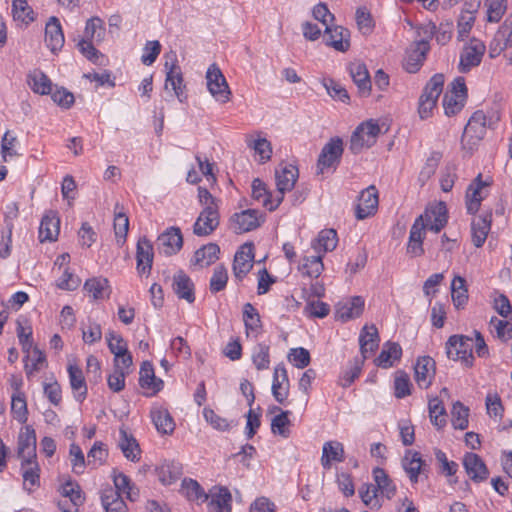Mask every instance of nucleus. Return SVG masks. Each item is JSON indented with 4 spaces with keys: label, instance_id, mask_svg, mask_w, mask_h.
<instances>
[{
    "label": "nucleus",
    "instance_id": "obj_1",
    "mask_svg": "<svg viewBox=\"0 0 512 512\" xmlns=\"http://www.w3.org/2000/svg\"><path fill=\"white\" fill-rule=\"evenodd\" d=\"M501 120V113L497 106L484 110H476L470 116L461 137L464 150L474 151L484 139L487 129H495Z\"/></svg>",
    "mask_w": 512,
    "mask_h": 512
},
{
    "label": "nucleus",
    "instance_id": "obj_2",
    "mask_svg": "<svg viewBox=\"0 0 512 512\" xmlns=\"http://www.w3.org/2000/svg\"><path fill=\"white\" fill-rule=\"evenodd\" d=\"M434 31L435 25L432 23L417 28L419 39H416L407 47L402 61L403 69L406 72L416 73L421 69L430 51L429 41L432 39Z\"/></svg>",
    "mask_w": 512,
    "mask_h": 512
},
{
    "label": "nucleus",
    "instance_id": "obj_3",
    "mask_svg": "<svg viewBox=\"0 0 512 512\" xmlns=\"http://www.w3.org/2000/svg\"><path fill=\"white\" fill-rule=\"evenodd\" d=\"M198 201L202 210L193 225V233L197 236H208L220 223L219 200L206 188L199 187Z\"/></svg>",
    "mask_w": 512,
    "mask_h": 512
},
{
    "label": "nucleus",
    "instance_id": "obj_4",
    "mask_svg": "<svg viewBox=\"0 0 512 512\" xmlns=\"http://www.w3.org/2000/svg\"><path fill=\"white\" fill-rule=\"evenodd\" d=\"M444 75L437 73L433 75L425 85L419 98L418 113L421 119H427L432 116L439 96L443 91Z\"/></svg>",
    "mask_w": 512,
    "mask_h": 512
},
{
    "label": "nucleus",
    "instance_id": "obj_5",
    "mask_svg": "<svg viewBox=\"0 0 512 512\" xmlns=\"http://www.w3.org/2000/svg\"><path fill=\"white\" fill-rule=\"evenodd\" d=\"M473 339L464 335H452L446 342V354L449 359L461 361L466 367L473 366Z\"/></svg>",
    "mask_w": 512,
    "mask_h": 512
},
{
    "label": "nucleus",
    "instance_id": "obj_6",
    "mask_svg": "<svg viewBox=\"0 0 512 512\" xmlns=\"http://www.w3.org/2000/svg\"><path fill=\"white\" fill-rule=\"evenodd\" d=\"M205 78L207 89L215 101L225 104L231 100L232 92L230 87L216 64H211L208 67Z\"/></svg>",
    "mask_w": 512,
    "mask_h": 512
},
{
    "label": "nucleus",
    "instance_id": "obj_7",
    "mask_svg": "<svg viewBox=\"0 0 512 512\" xmlns=\"http://www.w3.org/2000/svg\"><path fill=\"white\" fill-rule=\"evenodd\" d=\"M380 134V127L375 120L361 123L353 132L350 139V150L357 154L364 148H369L376 143Z\"/></svg>",
    "mask_w": 512,
    "mask_h": 512
},
{
    "label": "nucleus",
    "instance_id": "obj_8",
    "mask_svg": "<svg viewBox=\"0 0 512 512\" xmlns=\"http://www.w3.org/2000/svg\"><path fill=\"white\" fill-rule=\"evenodd\" d=\"M486 51V45L477 38L470 39L464 44L460 52L458 69L462 73L469 72L472 68L480 65Z\"/></svg>",
    "mask_w": 512,
    "mask_h": 512
},
{
    "label": "nucleus",
    "instance_id": "obj_9",
    "mask_svg": "<svg viewBox=\"0 0 512 512\" xmlns=\"http://www.w3.org/2000/svg\"><path fill=\"white\" fill-rule=\"evenodd\" d=\"M169 58L170 60H166L164 64L166 73L165 89L167 90L169 86H171L177 99L183 103L187 99L183 74L180 66L177 63L176 56L173 54Z\"/></svg>",
    "mask_w": 512,
    "mask_h": 512
},
{
    "label": "nucleus",
    "instance_id": "obj_10",
    "mask_svg": "<svg viewBox=\"0 0 512 512\" xmlns=\"http://www.w3.org/2000/svg\"><path fill=\"white\" fill-rule=\"evenodd\" d=\"M263 221L262 214L255 209L243 210L230 218V228L236 234H242L256 229Z\"/></svg>",
    "mask_w": 512,
    "mask_h": 512
},
{
    "label": "nucleus",
    "instance_id": "obj_11",
    "mask_svg": "<svg viewBox=\"0 0 512 512\" xmlns=\"http://www.w3.org/2000/svg\"><path fill=\"white\" fill-rule=\"evenodd\" d=\"M489 180H483L482 175L479 174L473 182L468 186L466 192V208L468 213L475 214L481 205L483 199L488 196Z\"/></svg>",
    "mask_w": 512,
    "mask_h": 512
},
{
    "label": "nucleus",
    "instance_id": "obj_12",
    "mask_svg": "<svg viewBox=\"0 0 512 512\" xmlns=\"http://www.w3.org/2000/svg\"><path fill=\"white\" fill-rule=\"evenodd\" d=\"M343 154V141L339 137H334L324 145L318 158V167L321 172L325 168L335 167L339 164Z\"/></svg>",
    "mask_w": 512,
    "mask_h": 512
},
{
    "label": "nucleus",
    "instance_id": "obj_13",
    "mask_svg": "<svg viewBox=\"0 0 512 512\" xmlns=\"http://www.w3.org/2000/svg\"><path fill=\"white\" fill-rule=\"evenodd\" d=\"M183 245L181 231L177 227H171L163 232L157 239L158 251L166 256L177 253Z\"/></svg>",
    "mask_w": 512,
    "mask_h": 512
},
{
    "label": "nucleus",
    "instance_id": "obj_14",
    "mask_svg": "<svg viewBox=\"0 0 512 512\" xmlns=\"http://www.w3.org/2000/svg\"><path fill=\"white\" fill-rule=\"evenodd\" d=\"M289 389L290 382L287 370L283 364H278L274 368L271 387L274 399L280 404H285L289 395Z\"/></svg>",
    "mask_w": 512,
    "mask_h": 512
},
{
    "label": "nucleus",
    "instance_id": "obj_15",
    "mask_svg": "<svg viewBox=\"0 0 512 512\" xmlns=\"http://www.w3.org/2000/svg\"><path fill=\"white\" fill-rule=\"evenodd\" d=\"M154 258V249L152 243L142 237L138 240L136 246L137 271L142 275H149Z\"/></svg>",
    "mask_w": 512,
    "mask_h": 512
},
{
    "label": "nucleus",
    "instance_id": "obj_16",
    "mask_svg": "<svg viewBox=\"0 0 512 512\" xmlns=\"http://www.w3.org/2000/svg\"><path fill=\"white\" fill-rule=\"evenodd\" d=\"M83 501L84 498L78 485L67 482L62 486V499L58 503L62 512H77Z\"/></svg>",
    "mask_w": 512,
    "mask_h": 512
},
{
    "label": "nucleus",
    "instance_id": "obj_17",
    "mask_svg": "<svg viewBox=\"0 0 512 512\" xmlns=\"http://www.w3.org/2000/svg\"><path fill=\"white\" fill-rule=\"evenodd\" d=\"M365 301L360 296H354L341 301L336 306V316L343 322L358 318L364 310Z\"/></svg>",
    "mask_w": 512,
    "mask_h": 512
},
{
    "label": "nucleus",
    "instance_id": "obj_18",
    "mask_svg": "<svg viewBox=\"0 0 512 512\" xmlns=\"http://www.w3.org/2000/svg\"><path fill=\"white\" fill-rule=\"evenodd\" d=\"M65 38L60 21L57 17L49 18L45 27V43L52 53L60 51L64 45Z\"/></svg>",
    "mask_w": 512,
    "mask_h": 512
},
{
    "label": "nucleus",
    "instance_id": "obj_19",
    "mask_svg": "<svg viewBox=\"0 0 512 512\" xmlns=\"http://www.w3.org/2000/svg\"><path fill=\"white\" fill-rule=\"evenodd\" d=\"M298 169L292 164H286L276 170V186L278 195L284 198V194L291 191L298 179Z\"/></svg>",
    "mask_w": 512,
    "mask_h": 512
},
{
    "label": "nucleus",
    "instance_id": "obj_20",
    "mask_svg": "<svg viewBox=\"0 0 512 512\" xmlns=\"http://www.w3.org/2000/svg\"><path fill=\"white\" fill-rule=\"evenodd\" d=\"M378 207V193L374 186H369L362 191L356 209V217L363 220L373 215Z\"/></svg>",
    "mask_w": 512,
    "mask_h": 512
},
{
    "label": "nucleus",
    "instance_id": "obj_21",
    "mask_svg": "<svg viewBox=\"0 0 512 512\" xmlns=\"http://www.w3.org/2000/svg\"><path fill=\"white\" fill-rule=\"evenodd\" d=\"M325 33L328 35L326 45L339 52H346L350 48V32L345 27L327 25Z\"/></svg>",
    "mask_w": 512,
    "mask_h": 512
},
{
    "label": "nucleus",
    "instance_id": "obj_22",
    "mask_svg": "<svg viewBox=\"0 0 512 512\" xmlns=\"http://www.w3.org/2000/svg\"><path fill=\"white\" fill-rule=\"evenodd\" d=\"M252 245H244L236 252L233 262L234 276L242 280L253 267Z\"/></svg>",
    "mask_w": 512,
    "mask_h": 512
},
{
    "label": "nucleus",
    "instance_id": "obj_23",
    "mask_svg": "<svg viewBox=\"0 0 512 512\" xmlns=\"http://www.w3.org/2000/svg\"><path fill=\"white\" fill-rule=\"evenodd\" d=\"M60 232V219L57 212L50 210L42 218L39 227V239L44 241H55Z\"/></svg>",
    "mask_w": 512,
    "mask_h": 512
},
{
    "label": "nucleus",
    "instance_id": "obj_24",
    "mask_svg": "<svg viewBox=\"0 0 512 512\" xmlns=\"http://www.w3.org/2000/svg\"><path fill=\"white\" fill-rule=\"evenodd\" d=\"M418 218L423 219L424 232L430 230L434 233H438L447 223L446 207L440 203L434 209L427 210Z\"/></svg>",
    "mask_w": 512,
    "mask_h": 512
},
{
    "label": "nucleus",
    "instance_id": "obj_25",
    "mask_svg": "<svg viewBox=\"0 0 512 512\" xmlns=\"http://www.w3.org/2000/svg\"><path fill=\"white\" fill-rule=\"evenodd\" d=\"M463 465L471 480L481 482L487 479L489 472L483 460L475 453H467Z\"/></svg>",
    "mask_w": 512,
    "mask_h": 512
},
{
    "label": "nucleus",
    "instance_id": "obj_26",
    "mask_svg": "<svg viewBox=\"0 0 512 512\" xmlns=\"http://www.w3.org/2000/svg\"><path fill=\"white\" fill-rule=\"evenodd\" d=\"M379 334L375 325H365L359 335L360 351L363 359L372 355L379 345Z\"/></svg>",
    "mask_w": 512,
    "mask_h": 512
},
{
    "label": "nucleus",
    "instance_id": "obj_27",
    "mask_svg": "<svg viewBox=\"0 0 512 512\" xmlns=\"http://www.w3.org/2000/svg\"><path fill=\"white\" fill-rule=\"evenodd\" d=\"M435 375V361L424 356L417 360L415 365V380L420 388L427 389Z\"/></svg>",
    "mask_w": 512,
    "mask_h": 512
},
{
    "label": "nucleus",
    "instance_id": "obj_28",
    "mask_svg": "<svg viewBox=\"0 0 512 512\" xmlns=\"http://www.w3.org/2000/svg\"><path fill=\"white\" fill-rule=\"evenodd\" d=\"M425 237L424 224L422 218H416L410 229L409 240L407 244V253L412 257L423 255V240Z\"/></svg>",
    "mask_w": 512,
    "mask_h": 512
},
{
    "label": "nucleus",
    "instance_id": "obj_29",
    "mask_svg": "<svg viewBox=\"0 0 512 512\" xmlns=\"http://www.w3.org/2000/svg\"><path fill=\"white\" fill-rule=\"evenodd\" d=\"M492 213L474 218L471 223L472 243L479 248L485 243L491 229Z\"/></svg>",
    "mask_w": 512,
    "mask_h": 512
},
{
    "label": "nucleus",
    "instance_id": "obj_30",
    "mask_svg": "<svg viewBox=\"0 0 512 512\" xmlns=\"http://www.w3.org/2000/svg\"><path fill=\"white\" fill-rule=\"evenodd\" d=\"M139 384L143 389L149 390V395L153 396L162 390L164 382L155 376L153 365L145 361L140 368Z\"/></svg>",
    "mask_w": 512,
    "mask_h": 512
},
{
    "label": "nucleus",
    "instance_id": "obj_31",
    "mask_svg": "<svg viewBox=\"0 0 512 512\" xmlns=\"http://www.w3.org/2000/svg\"><path fill=\"white\" fill-rule=\"evenodd\" d=\"M150 416L159 433L164 435L173 433L175 422L166 408L159 405L153 406Z\"/></svg>",
    "mask_w": 512,
    "mask_h": 512
},
{
    "label": "nucleus",
    "instance_id": "obj_32",
    "mask_svg": "<svg viewBox=\"0 0 512 512\" xmlns=\"http://www.w3.org/2000/svg\"><path fill=\"white\" fill-rule=\"evenodd\" d=\"M208 495L213 512H231L232 495L226 487H214Z\"/></svg>",
    "mask_w": 512,
    "mask_h": 512
},
{
    "label": "nucleus",
    "instance_id": "obj_33",
    "mask_svg": "<svg viewBox=\"0 0 512 512\" xmlns=\"http://www.w3.org/2000/svg\"><path fill=\"white\" fill-rule=\"evenodd\" d=\"M18 457L21 460L36 458V434L34 429L26 427L18 438Z\"/></svg>",
    "mask_w": 512,
    "mask_h": 512
},
{
    "label": "nucleus",
    "instance_id": "obj_34",
    "mask_svg": "<svg viewBox=\"0 0 512 512\" xmlns=\"http://www.w3.org/2000/svg\"><path fill=\"white\" fill-rule=\"evenodd\" d=\"M344 457V446L339 441H327L323 444L321 465L324 469L328 470L331 468L333 462H343Z\"/></svg>",
    "mask_w": 512,
    "mask_h": 512
},
{
    "label": "nucleus",
    "instance_id": "obj_35",
    "mask_svg": "<svg viewBox=\"0 0 512 512\" xmlns=\"http://www.w3.org/2000/svg\"><path fill=\"white\" fill-rule=\"evenodd\" d=\"M350 75L357 85L362 96H368L371 91V80L366 65L361 62H354L349 67Z\"/></svg>",
    "mask_w": 512,
    "mask_h": 512
},
{
    "label": "nucleus",
    "instance_id": "obj_36",
    "mask_svg": "<svg viewBox=\"0 0 512 512\" xmlns=\"http://www.w3.org/2000/svg\"><path fill=\"white\" fill-rule=\"evenodd\" d=\"M252 197L261 202L269 211L275 210L283 201L282 196L272 198L271 194L266 189V185L260 179H254L252 182Z\"/></svg>",
    "mask_w": 512,
    "mask_h": 512
},
{
    "label": "nucleus",
    "instance_id": "obj_37",
    "mask_svg": "<svg viewBox=\"0 0 512 512\" xmlns=\"http://www.w3.org/2000/svg\"><path fill=\"white\" fill-rule=\"evenodd\" d=\"M402 466L411 482L416 483L419 474L425 470L426 464L419 452L408 450L402 460Z\"/></svg>",
    "mask_w": 512,
    "mask_h": 512
},
{
    "label": "nucleus",
    "instance_id": "obj_38",
    "mask_svg": "<svg viewBox=\"0 0 512 512\" xmlns=\"http://www.w3.org/2000/svg\"><path fill=\"white\" fill-rule=\"evenodd\" d=\"M27 84L34 93L39 95H49L52 92V81L40 69H34L28 73Z\"/></svg>",
    "mask_w": 512,
    "mask_h": 512
},
{
    "label": "nucleus",
    "instance_id": "obj_39",
    "mask_svg": "<svg viewBox=\"0 0 512 512\" xmlns=\"http://www.w3.org/2000/svg\"><path fill=\"white\" fill-rule=\"evenodd\" d=\"M69 382L76 401L82 403L87 397V385L82 370L76 365L68 367Z\"/></svg>",
    "mask_w": 512,
    "mask_h": 512
},
{
    "label": "nucleus",
    "instance_id": "obj_40",
    "mask_svg": "<svg viewBox=\"0 0 512 512\" xmlns=\"http://www.w3.org/2000/svg\"><path fill=\"white\" fill-rule=\"evenodd\" d=\"M173 291L179 298L186 300L188 303H193L195 300L194 284L183 272L174 275Z\"/></svg>",
    "mask_w": 512,
    "mask_h": 512
},
{
    "label": "nucleus",
    "instance_id": "obj_41",
    "mask_svg": "<svg viewBox=\"0 0 512 512\" xmlns=\"http://www.w3.org/2000/svg\"><path fill=\"white\" fill-rule=\"evenodd\" d=\"M84 290L93 300L108 298L111 293L109 281L104 277H93L86 280Z\"/></svg>",
    "mask_w": 512,
    "mask_h": 512
},
{
    "label": "nucleus",
    "instance_id": "obj_42",
    "mask_svg": "<svg viewBox=\"0 0 512 512\" xmlns=\"http://www.w3.org/2000/svg\"><path fill=\"white\" fill-rule=\"evenodd\" d=\"M180 492L187 498L188 501L202 504L209 500V495L204 491L201 485L193 479L185 478L181 483Z\"/></svg>",
    "mask_w": 512,
    "mask_h": 512
},
{
    "label": "nucleus",
    "instance_id": "obj_43",
    "mask_svg": "<svg viewBox=\"0 0 512 512\" xmlns=\"http://www.w3.org/2000/svg\"><path fill=\"white\" fill-rule=\"evenodd\" d=\"M338 243L337 233L334 229H324L319 232L317 238L312 242V248L318 254H325L333 251Z\"/></svg>",
    "mask_w": 512,
    "mask_h": 512
},
{
    "label": "nucleus",
    "instance_id": "obj_44",
    "mask_svg": "<svg viewBox=\"0 0 512 512\" xmlns=\"http://www.w3.org/2000/svg\"><path fill=\"white\" fill-rule=\"evenodd\" d=\"M243 321L248 337L256 338L261 330V320L258 311L251 303L243 307Z\"/></svg>",
    "mask_w": 512,
    "mask_h": 512
},
{
    "label": "nucleus",
    "instance_id": "obj_45",
    "mask_svg": "<svg viewBox=\"0 0 512 512\" xmlns=\"http://www.w3.org/2000/svg\"><path fill=\"white\" fill-rule=\"evenodd\" d=\"M219 253V246L215 243H209L195 252L193 263L201 268L208 267L219 258Z\"/></svg>",
    "mask_w": 512,
    "mask_h": 512
},
{
    "label": "nucleus",
    "instance_id": "obj_46",
    "mask_svg": "<svg viewBox=\"0 0 512 512\" xmlns=\"http://www.w3.org/2000/svg\"><path fill=\"white\" fill-rule=\"evenodd\" d=\"M373 477L376 489L381 496L391 499L396 493V485L389 478L386 472L379 467L373 469Z\"/></svg>",
    "mask_w": 512,
    "mask_h": 512
},
{
    "label": "nucleus",
    "instance_id": "obj_47",
    "mask_svg": "<svg viewBox=\"0 0 512 512\" xmlns=\"http://www.w3.org/2000/svg\"><path fill=\"white\" fill-rule=\"evenodd\" d=\"M113 482L116 488L114 492H117L120 497L125 495L130 501H135L138 498L139 491L127 475L123 473L114 474Z\"/></svg>",
    "mask_w": 512,
    "mask_h": 512
},
{
    "label": "nucleus",
    "instance_id": "obj_48",
    "mask_svg": "<svg viewBox=\"0 0 512 512\" xmlns=\"http://www.w3.org/2000/svg\"><path fill=\"white\" fill-rule=\"evenodd\" d=\"M402 355V349L398 343L387 342L381 353L376 359L378 366L389 368L393 365L394 361L399 360Z\"/></svg>",
    "mask_w": 512,
    "mask_h": 512
},
{
    "label": "nucleus",
    "instance_id": "obj_49",
    "mask_svg": "<svg viewBox=\"0 0 512 512\" xmlns=\"http://www.w3.org/2000/svg\"><path fill=\"white\" fill-rule=\"evenodd\" d=\"M21 472L25 488L27 487V485H30L31 487L39 486L40 467L36 458L29 460H21Z\"/></svg>",
    "mask_w": 512,
    "mask_h": 512
},
{
    "label": "nucleus",
    "instance_id": "obj_50",
    "mask_svg": "<svg viewBox=\"0 0 512 512\" xmlns=\"http://www.w3.org/2000/svg\"><path fill=\"white\" fill-rule=\"evenodd\" d=\"M119 447L124 454V456L130 461H138L140 455V448L131 435H129L125 430H120V439H119Z\"/></svg>",
    "mask_w": 512,
    "mask_h": 512
},
{
    "label": "nucleus",
    "instance_id": "obj_51",
    "mask_svg": "<svg viewBox=\"0 0 512 512\" xmlns=\"http://www.w3.org/2000/svg\"><path fill=\"white\" fill-rule=\"evenodd\" d=\"M101 501L106 512H128L126 503L112 488L103 492Z\"/></svg>",
    "mask_w": 512,
    "mask_h": 512
},
{
    "label": "nucleus",
    "instance_id": "obj_52",
    "mask_svg": "<svg viewBox=\"0 0 512 512\" xmlns=\"http://www.w3.org/2000/svg\"><path fill=\"white\" fill-rule=\"evenodd\" d=\"M324 269V264L322 262V254L306 256L302 260V264L299 267V270L304 274L311 278H317L320 276Z\"/></svg>",
    "mask_w": 512,
    "mask_h": 512
},
{
    "label": "nucleus",
    "instance_id": "obj_53",
    "mask_svg": "<svg viewBox=\"0 0 512 512\" xmlns=\"http://www.w3.org/2000/svg\"><path fill=\"white\" fill-rule=\"evenodd\" d=\"M452 301L454 306L459 309L464 307L468 300L465 279L461 276H455L451 283Z\"/></svg>",
    "mask_w": 512,
    "mask_h": 512
},
{
    "label": "nucleus",
    "instance_id": "obj_54",
    "mask_svg": "<svg viewBox=\"0 0 512 512\" xmlns=\"http://www.w3.org/2000/svg\"><path fill=\"white\" fill-rule=\"evenodd\" d=\"M11 412L13 418L19 423L24 424L28 419L27 402L24 393L12 394Z\"/></svg>",
    "mask_w": 512,
    "mask_h": 512
},
{
    "label": "nucleus",
    "instance_id": "obj_55",
    "mask_svg": "<svg viewBox=\"0 0 512 512\" xmlns=\"http://www.w3.org/2000/svg\"><path fill=\"white\" fill-rule=\"evenodd\" d=\"M104 22L99 17H92L86 22L84 38L100 42L104 39Z\"/></svg>",
    "mask_w": 512,
    "mask_h": 512
},
{
    "label": "nucleus",
    "instance_id": "obj_56",
    "mask_svg": "<svg viewBox=\"0 0 512 512\" xmlns=\"http://www.w3.org/2000/svg\"><path fill=\"white\" fill-rule=\"evenodd\" d=\"M428 409L432 424L442 428L446 424V412L442 401L437 397L430 399Z\"/></svg>",
    "mask_w": 512,
    "mask_h": 512
},
{
    "label": "nucleus",
    "instance_id": "obj_57",
    "mask_svg": "<svg viewBox=\"0 0 512 512\" xmlns=\"http://www.w3.org/2000/svg\"><path fill=\"white\" fill-rule=\"evenodd\" d=\"M451 416L452 425L455 429L464 430L468 427L469 409L461 402L457 401L453 404Z\"/></svg>",
    "mask_w": 512,
    "mask_h": 512
},
{
    "label": "nucleus",
    "instance_id": "obj_58",
    "mask_svg": "<svg viewBox=\"0 0 512 512\" xmlns=\"http://www.w3.org/2000/svg\"><path fill=\"white\" fill-rule=\"evenodd\" d=\"M12 14L15 20L26 24L34 20L33 10L28 5L27 0H13Z\"/></svg>",
    "mask_w": 512,
    "mask_h": 512
},
{
    "label": "nucleus",
    "instance_id": "obj_59",
    "mask_svg": "<svg viewBox=\"0 0 512 512\" xmlns=\"http://www.w3.org/2000/svg\"><path fill=\"white\" fill-rule=\"evenodd\" d=\"M442 158L440 152H432L419 173V181L425 184L436 172Z\"/></svg>",
    "mask_w": 512,
    "mask_h": 512
},
{
    "label": "nucleus",
    "instance_id": "obj_60",
    "mask_svg": "<svg viewBox=\"0 0 512 512\" xmlns=\"http://www.w3.org/2000/svg\"><path fill=\"white\" fill-rule=\"evenodd\" d=\"M128 230H129L128 216L121 211L117 212L115 210L114 232H115L116 241H117L118 245L124 244Z\"/></svg>",
    "mask_w": 512,
    "mask_h": 512
},
{
    "label": "nucleus",
    "instance_id": "obj_61",
    "mask_svg": "<svg viewBox=\"0 0 512 512\" xmlns=\"http://www.w3.org/2000/svg\"><path fill=\"white\" fill-rule=\"evenodd\" d=\"M289 411H282L276 415L271 422V430L274 434H278L284 438H288L290 435L289 426L291 421L289 419Z\"/></svg>",
    "mask_w": 512,
    "mask_h": 512
},
{
    "label": "nucleus",
    "instance_id": "obj_62",
    "mask_svg": "<svg viewBox=\"0 0 512 512\" xmlns=\"http://www.w3.org/2000/svg\"><path fill=\"white\" fill-rule=\"evenodd\" d=\"M248 146L252 148L257 155L258 161L264 163L271 158L272 147L271 143L266 138H258L248 142Z\"/></svg>",
    "mask_w": 512,
    "mask_h": 512
},
{
    "label": "nucleus",
    "instance_id": "obj_63",
    "mask_svg": "<svg viewBox=\"0 0 512 512\" xmlns=\"http://www.w3.org/2000/svg\"><path fill=\"white\" fill-rule=\"evenodd\" d=\"M359 495L366 506L372 509H379L381 507L378 491L374 485L363 484L359 489Z\"/></svg>",
    "mask_w": 512,
    "mask_h": 512
},
{
    "label": "nucleus",
    "instance_id": "obj_64",
    "mask_svg": "<svg viewBox=\"0 0 512 512\" xmlns=\"http://www.w3.org/2000/svg\"><path fill=\"white\" fill-rule=\"evenodd\" d=\"M507 0H487V20L497 23L501 20L507 9Z\"/></svg>",
    "mask_w": 512,
    "mask_h": 512
}]
</instances>
